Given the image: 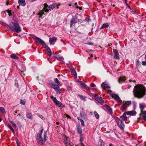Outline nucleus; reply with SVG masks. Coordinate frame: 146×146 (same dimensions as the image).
Returning <instances> with one entry per match:
<instances>
[{
	"mask_svg": "<svg viewBox=\"0 0 146 146\" xmlns=\"http://www.w3.org/2000/svg\"><path fill=\"white\" fill-rule=\"evenodd\" d=\"M15 86H16V87L17 88H18V83H15Z\"/></svg>",
	"mask_w": 146,
	"mask_h": 146,
	"instance_id": "obj_54",
	"label": "nucleus"
},
{
	"mask_svg": "<svg viewBox=\"0 0 146 146\" xmlns=\"http://www.w3.org/2000/svg\"><path fill=\"white\" fill-rule=\"evenodd\" d=\"M21 76H22V74H23V75H24V72L23 71H21Z\"/></svg>",
	"mask_w": 146,
	"mask_h": 146,
	"instance_id": "obj_55",
	"label": "nucleus"
},
{
	"mask_svg": "<svg viewBox=\"0 0 146 146\" xmlns=\"http://www.w3.org/2000/svg\"><path fill=\"white\" fill-rule=\"evenodd\" d=\"M81 145L82 146H85V145L82 143H81Z\"/></svg>",
	"mask_w": 146,
	"mask_h": 146,
	"instance_id": "obj_56",
	"label": "nucleus"
},
{
	"mask_svg": "<svg viewBox=\"0 0 146 146\" xmlns=\"http://www.w3.org/2000/svg\"><path fill=\"white\" fill-rule=\"evenodd\" d=\"M8 127L12 131V132L14 133V130L13 128L9 124L7 125Z\"/></svg>",
	"mask_w": 146,
	"mask_h": 146,
	"instance_id": "obj_38",
	"label": "nucleus"
},
{
	"mask_svg": "<svg viewBox=\"0 0 146 146\" xmlns=\"http://www.w3.org/2000/svg\"><path fill=\"white\" fill-rule=\"evenodd\" d=\"M37 141L39 144L42 145L44 142V141H46L47 139L46 138V133H45L44 135V140L41 137V135L39 134L37 135Z\"/></svg>",
	"mask_w": 146,
	"mask_h": 146,
	"instance_id": "obj_5",
	"label": "nucleus"
},
{
	"mask_svg": "<svg viewBox=\"0 0 146 146\" xmlns=\"http://www.w3.org/2000/svg\"><path fill=\"white\" fill-rule=\"evenodd\" d=\"M111 97L117 100L118 102L122 103V101L121 100L120 98L117 95L115 94H112L111 95Z\"/></svg>",
	"mask_w": 146,
	"mask_h": 146,
	"instance_id": "obj_8",
	"label": "nucleus"
},
{
	"mask_svg": "<svg viewBox=\"0 0 146 146\" xmlns=\"http://www.w3.org/2000/svg\"><path fill=\"white\" fill-rule=\"evenodd\" d=\"M35 41L37 42H39L42 45H45V42L41 40L40 38L37 37L35 38Z\"/></svg>",
	"mask_w": 146,
	"mask_h": 146,
	"instance_id": "obj_9",
	"label": "nucleus"
},
{
	"mask_svg": "<svg viewBox=\"0 0 146 146\" xmlns=\"http://www.w3.org/2000/svg\"><path fill=\"white\" fill-rule=\"evenodd\" d=\"M55 91H56L57 93H59L60 94V89L59 88V87H58V88H57L56 89H54Z\"/></svg>",
	"mask_w": 146,
	"mask_h": 146,
	"instance_id": "obj_32",
	"label": "nucleus"
},
{
	"mask_svg": "<svg viewBox=\"0 0 146 146\" xmlns=\"http://www.w3.org/2000/svg\"><path fill=\"white\" fill-rule=\"evenodd\" d=\"M80 141L81 142V143H82V140L81 138H80Z\"/></svg>",
	"mask_w": 146,
	"mask_h": 146,
	"instance_id": "obj_60",
	"label": "nucleus"
},
{
	"mask_svg": "<svg viewBox=\"0 0 146 146\" xmlns=\"http://www.w3.org/2000/svg\"><path fill=\"white\" fill-rule=\"evenodd\" d=\"M57 5V6H59L60 5V4H58V5Z\"/></svg>",
	"mask_w": 146,
	"mask_h": 146,
	"instance_id": "obj_64",
	"label": "nucleus"
},
{
	"mask_svg": "<svg viewBox=\"0 0 146 146\" xmlns=\"http://www.w3.org/2000/svg\"><path fill=\"white\" fill-rule=\"evenodd\" d=\"M54 82L55 83L57 84L60 86H61V85L59 82V80L57 78H56L55 80H54Z\"/></svg>",
	"mask_w": 146,
	"mask_h": 146,
	"instance_id": "obj_37",
	"label": "nucleus"
},
{
	"mask_svg": "<svg viewBox=\"0 0 146 146\" xmlns=\"http://www.w3.org/2000/svg\"><path fill=\"white\" fill-rule=\"evenodd\" d=\"M58 86L59 85L58 84H50L51 87L54 90L59 87Z\"/></svg>",
	"mask_w": 146,
	"mask_h": 146,
	"instance_id": "obj_17",
	"label": "nucleus"
},
{
	"mask_svg": "<svg viewBox=\"0 0 146 146\" xmlns=\"http://www.w3.org/2000/svg\"><path fill=\"white\" fill-rule=\"evenodd\" d=\"M77 3H76L74 5H75V7H77L76 5H77Z\"/></svg>",
	"mask_w": 146,
	"mask_h": 146,
	"instance_id": "obj_59",
	"label": "nucleus"
},
{
	"mask_svg": "<svg viewBox=\"0 0 146 146\" xmlns=\"http://www.w3.org/2000/svg\"><path fill=\"white\" fill-rule=\"evenodd\" d=\"M17 124L18 125V126H19V127H21L22 126H21L20 123H19V121H17Z\"/></svg>",
	"mask_w": 146,
	"mask_h": 146,
	"instance_id": "obj_46",
	"label": "nucleus"
},
{
	"mask_svg": "<svg viewBox=\"0 0 146 146\" xmlns=\"http://www.w3.org/2000/svg\"><path fill=\"white\" fill-rule=\"evenodd\" d=\"M46 51L47 52L49 56H50L52 55L51 51L50 48H48L46 50Z\"/></svg>",
	"mask_w": 146,
	"mask_h": 146,
	"instance_id": "obj_27",
	"label": "nucleus"
},
{
	"mask_svg": "<svg viewBox=\"0 0 146 146\" xmlns=\"http://www.w3.org/2000/svg\"><path fill=\"white\" fill-rule=\"evenodd\" d=\"M125 3H126V5H127V7L129 8V9H131V8L130 7V6H129L128 5V4H127V0H125Z\"/></svg>",
	"mask_w": 146,
	"mask_h": 146,
	"instance_id": "obj_44",
	"label": "nucleus"
},
{
	"mask_svg": "<svg viewBox=\"0 0 146 146\" xmlns=\"http://www.w3.org/2000/svg\"><path fill=\"white\" fill-rule=\"evenodd\" d=\"M50 98L53 100L54 104L56 103L58 101L56 98L55 97L53 96L52 95H51Z\"/></svg>",
	"mask_w": 146,
	"mask_h": 146,
	"instance_id": "obj_20",
	"label": "nucleus"
},
{
	"mask_svg": "<svg viewBox=\"0 0 146 146\" xmlns=\"http://www.w3.org/2000/svg\"><path fill=\"white\" fill-rule=\"evenodd\" d=\"M141 63L144 66L146 65V61H143Z\"/></svg>",
	"mask_w": 146,
	"mask_h": 146,
	"instance_id": "obj_42",
	"label": "nucleus"
},
{
	"mask_svg": "<svg viewBox=\"0 0 146 146\" xmlns=\"http://www.w3.org/2000/svg\"><path fill=\"white\" fill-rule=\"evenodd\" d=\"M10 122L11 123H12L15 127H17L16 124L13 121H10Z\"/></svg>",
	"mask_w": 146,
	"mask_h": 146,
	"instance_id": "obj_41",
	"label": "nucleus"
},
{
	"mask_svg": "<svg viewBox=\"0 0 146 146\" xmlns=\"http://www.w3.org/2000/svg\"><path fill=\"white\" fill-rule=\"evenodd\" d=\"M82 129L80 127H77V132L78 133L80 134V135L82 134Z\"/></svg>",
	"mask_w": 146,
	"mask_h": 146,
	"instance_id": "obj_19",
	"label": "nucleus"
},
{
	"mask_svg": "<svg viewBox=\"0 0 146 146\" xmlns=\"http://www.w3.org/2000/svg\"><path fill=\"white\" fill-rule=\"evenodd\" d=\"M17 8L18 9H19V6H17Z\"/></svg>",
	"mask_w": 146,
	"mask_h": 146,
	"instance_id": "obj_62",
	"label": "nucleus"
},
{
	"mask_svg": "<svg viewBox=\"0 0 146 146\" xmlns=\"http://www.w3.org/2000/svg\"><path fill=\"white\" fill-rule=\"evenodd\" d=\"M57 38L55 37H53L49 38V41L50 45H54L56 42Z\"/></svg>",
	"mask_w": 146,
	"mask_h": 146,
	"instance_id": "obj_10",
	"label": "nucleus"
},
{
	"mask_svg": "<svg viewBox=\"0 0 146 146\" xmlns=\"http://www.w3.org/2000/svg\"><path fill=\"white\" fill-rule=\"evenodd\" d=\"M72 74L74 75L75 77L77 76V74L76 71L74 70H72L71 71Z\"/></svg>",
	"mask_w": 146,
	"mask_h": 146,
	"instance_id": "obj_33",
	"label": "nucleus"
},
{
	"mask_svg": "<svg viewBox=\"0 0 146 146\" xmlns=\"http://www.w3.org/2000/svg\"><path fill=\"white\" fill-rule=\"evenodd\" d=\"M55 104L59 107L63 108L64 107V105L61 102L58 101Z\"/></svg>",
	"mask_w": 146,
	"mask_h": 146,
	"instance_id": "obj_16",
	"label": "nucleus"
},
{
	"mask_svg": "<svg viewBox=\"0 0 146 146\" xmlns=\"http://www.w3.org/2000/svg\"><path fill=\"white\" fill-rule=\"evenodd\" d=\"M62 139L64 144L66 146H72L71 143H70L69 138L66 137L65 135L62 136Z\"/></svg>",
	"mask_w": 146,
	"mask_h": 146,
	"instance_id": "obj_6",
	"label": "nucleus"
},
{
	"mask_svg": "<svg viewBox=\"0 0 146 146\" xmlns=\"http://www.w3.org/2000/svg\"><path fill=\"white\" fill-rule=\"evenodd\" d=\"M144 107L145 105L143 104H139V108L141 110V111H143V110L144 109Z\"/></svg>",
	"mask_w": 146,
	"mask_h": 146,
	"instance_id": "obj_28",
	"label": "nucleus"
},
{
	"mask_svg": "<svg viewBox=\"0 0 146 146\" xmlns=\"http://www.w3.org/2000/svg\"><path fill=\"white\" fill-rule=\"evenodd\" d=\"M10 25V27L12 31H15L19 33L21 31V28L17 21L15 19H12Z\"/></svg>",
	"mask_w": 146,
	"mask_h": 146,
	"instance_id": "obj_2",
	"label": "nucleus"
},
{
	"mask_svg": "<svg viewBox=\"0 0 146 146\" xmlns=\"http://www.w3.org/2000/svg\"><path fill=\"white\" fill-rule=\"evenodd\" d=\"M109 146H112V144H110Z\"/></svg>",
	"mask_w": 146,
	"mask_h": 146,
	"instance_id": "obj_63",
	"label": "nucleus"
},
{
	"mask_svg": "<svg viewBox=\"0 0 146 146\" xmlns=\"http://www.w3.org/2000/svg\"><path fill=\"white\" fill-rule=\"evenodd\" d=\"M78 96L80 98L81 100H82L84 101H86V100L85 99V98H86V97H84L82 95H78Z\"/></svg>",
	"mask_w": 146,
	"mask_h": 146,
	"instance_id": "obj_35",
	"label": "nucleus"
},
{
	"mask_svg": "<svg viewBox=\"0 0 146 146\" xmlns=\"http://www.w3.org/2000/svg\"><path fill=\"white\" fill-rule=\"evenodd\" d=\"M0 111L3 114H5L6 113L5 109L3 107H0Z\"/></svg>",
	"mask_w": 146,
	"mask_h": 146,
	"instance_id": "obj_30",
	"label": "nucleus"
},
{
	"mask_svg": "<svg viewBox=\"0 0 146 146\" xmlns=\"http://www.w3.org/2000/svg\"><path fill=\"white\" fill-rule=\"evenodd\" d=\"M91 86L92 87H95L96 86V85L95 84H94V83H92L91 84Z\"/></svg>",
	"mask_w": 146,
	"mask_h": 146,
	"instance_id": "obj_49",
	"label": "nucleus"
},
{
	"mask_svg": "<svg viewBox=\"0 0 146 146\" xmlns=\"http://www.w3.org/2000/svg\"><path fill=\"white\" fill-rule=\"evenodd\" d=\"M86 86V84L82 82L81 86V87L84 88Z\"/></svg>",
	"mask_w": 146,
	"mask_h": 146,
	"instance_id": "obj_45",
	"label": "nucleus"
},
{
	"mask_svg": "<svg viewBox=\"0 0 146 146\" xmlns=\"http://www.w3.org/2000/svg\"><path fill=\"white\" fill-rule=\"evenodd\" d=\"M43 131V129H42L41 130L40 132H41V134H42Z\"/></svg>",
	"mask_w": 146,
	"mask_h": 146,
	"instance_id": "obj_61",
	"label": "nucleus"
},
{
	"mask_svg": "<svg viewBox=\"0 0 146 146\" xmlns=\"http://www.w3.org/2000/svg\"><path fill=\"white\" fill-rule=\"evenodd\" d=\"M125 79V77L120 76L119 78L118 82L120 84H121L122 82H124Z\"/></svg>",
	"mask_w": 146,
	"mask_h": 146,
	"instance_id": "obj_13",
	"label": "nucleus"
},
{
	"mask_svg": "<svg viewBox=\"0 0 146 146\" xmlns=\"http://www.w3.org/2000/svg\"><path fill=\"white\" fill-rule=\"evenodd\" d=\"M2 25H3V26H6V25L7 24H5V23H3Z\"/></svg>",
	"mask_w": 146,
	"mask_h": 146,
	"instance_id": "obj_57",
	"label": "nucleus"
},
{
	"mask_svg": "<svg viewBox=\"0 0 146 146\" xmlns=\"http://www.w3.org/2000/svg\"><path fill=\"white\" fill-rule=\"evenodd\" d=\"M87 44L88 45H93V43L92 42H89V43H87Z\"/></svg>",
	"mask_w": 146,
	"mask_h": 146,
	"instance_id": "obj_51",
	"label": "nucleus"
},
{
	"mask_svg": "<svg viewBox=\"0 0 146 146\" xmlns=\"http://www.w3.org/2000/svg\"><path fill=\"white\" fill-rule=\"evenodd\" d=\"M106 108L110 112V113L112 114V110L111 108L108 106H106Z\"/></svg>",
	"mask_w": 146,
	"mask_h": 146,
	"instance_id": "obj_26",
	"label": "nucleus"
},
{
	"mask_svg": "<svg viewBox=\"0 0 146 146\" xmlns=\"http://www.w3.org/2000/svg\"><path fill=\"white\" fill-rule=\"evenodd\" d=\"M136 113L135 111H129L126 112V114L127 115H135L136 114Z\"/></svg>",
	"mask_w": 146,
	"mask_h": 146,
	"instance_id": "obj_15",
	"label": "nucleus"
},
{
	"mask_svg": "<svg viewBox=\"0 0 146 146\" xmlns=\"http://www.w3.org/2000/svg\"><path fill=\"white\" fill-rule=\"evenodd\" d=\"M44 13V12H43L42 11H40L39 13V15H40V16H42V14Z\"/></svg>",
	"mask_w": 146,
	"mask_h": 146,
	"instance_id": "obj_48",
	"label": "nucleus"
},
{
	"mask_svg": "<svg viewBox=\"0 0 146 146\" xmlns=\"http://www.w3.org/2000/svg\"><path fill=\"white\" fill-rule=\"evenodd\" d=\"M5 13L6 12L7 13L9 16H12L13 15V12H12V11L11 10H7L5 11Z\"/></svg>",
	"mask_w": 146,
	"mask_h": 146,
	"instance_id": "obj_23",
	"label": "nucleus"
},
{
	"mask_svg": "<svg viewBox=\"0 0 146 146\" xmlns=\"http://www.w3.org/2000/svg\"><path fill=\"white\" fill-rule=\"evenodd\" d=\"M18 2L21 4L23 6H25L26 5L25 0H19Z\"/></svg>",
	"mask_w": 146,
	"mask_h": 146,
	"instance_id": "obj_21",
	"label": "nucleus"
},
{
	"mask_svg": "<svg viewBox=\"0 0 146 146\" xmlns=\"http://www.w3.org/2000/svg\"><path fill=\"white\" fill-rule=\"evenodd\" d=\"M114 119L116 121L117 125L121 129H123L125 126L124 122L121 119H119L116 116L114 117Z\"/></svg>",
	"mask_w": 146,
	"mask_h": 146,
	"instance_id": "obj_3",
	"label": "nucleus"
},
{
	"mask_svg": "<svg viewBox=\"0 0 146 146\" xmlns=\"http://www.w3.org/2000/svg\"><path fill=\"white\" fill-rule=\"evenodd\" d=\"M44 78V77H42V76H41L40 77H39L38 78V79H39V80H40V81H42L43 80V79H42L43 78Z\"/></svg>",
	"mask_w": 146,
	"mask_h": 146,
	"instance_id": "obj_43",
	"label": "nucleus"
},
{
	"mask_svg": "<svg viewBox=\"0 0 146 146\" xmlns=\"http://www.w3.org/2000/svg\"><path fill=\"white\" fill-rule=\"evenodd\" d=\"M39 117H40V118H42H42L43 117V116L42 115H40V116H39Z\"/></svg>",
	"mask_w": 146,
	"mask_h": 146,
	"instance_id": "obj_58",
	"label": "nucleus"
},
{
	"mask_svg": "<svg viewBox=\"0 0 146 146\" xmlns=\"http://www.w3.org/2000/svg\"><path fill=\"white\" fill-rule=\"evenodd\" d=\"M27 117L30 119H32L33 118V117L31 113H28L27 114Z\"/></svg>",
	"mask_w": 146,
	"mask_h": 146,
	"instance_id": "obj_29",
	"label": "nucleus"
},
{
	"mask_svg": "<svg viewBox=\"0 0 146 146\" xmlns=\"http://www.w3.org/2000/svg\"><path fill=\"white\" fill-rule=\"evenodd\" d=\"M20 103L24 105L25 104V102L22 100H21L20 101Z\"/></svg>",
	"mask_w": 146,
	"mask_h": 146,
	"instance_id": "obj_47",
	"label": "nucleus"
},
{
	"mask_svg": "<svg viewBox=\"0 0 146 146\" xmlns=\"http://www.w3.org/2000/svg\"><path fill=\"white\" fill-rule=\"evenodd\" d=\"M84 88L88 91H90V88L88 86H86V85Z\"/></svg>",
	"mask_w": 146,
	"mask_h": 146,
	"instance_id": "obj_39",
	"label": "nucleus"
},
{
	"mask_svg": "<svg viewBox=\"0 0 146 146\" xmlns=\"http://www.w3.org/2000/svg\"><path fill=\"white\" fill-rule=\"evenodd\" d=\"M66 116L67 117V118H70V116L69 115H68L67 114H66Z\"/></svg>",
	"mask_w": 146,
	"mask_h": 146,
	"instance_id": "obj_53",
	"label": "nucleus"
},
{
	"mask_svg": "<svg viewBox=\"0 0 146 146\" xmlns=\"http://www.w3.org/2000/svg\"><path fill=\"white\" fill-rule=\"evenodd\" d=\"M76 7L77 9H78L79 8V9L80 10H82V8L81 7H79L78 6H77Z\"/></svg>",
	"mask_w": 146,
	"mask_h": 146,
	"instance_id": "obj_52",
	"label": "nucleus"
},
{
	"mask_svg": "<svg viewBox=\"0 0 146 146\" xmlns=\"http://www.w3.org/2000/svg\"><path fill=\"white\" fill-rule=\"evenodd\" d=\"M102 87L104 89L110 88V87L105 82L103 83L101 85Z\"/></svg>",
	"mask_w": 146,
	"mask_h": 146,
	"instance_id": "obj_12",
	"label": "nucleus"
},
{
	"mask_svg": "<svg viewBox=\"0 0 146 146\" xmlns=\"http://www.w3.org/2000/svg\"><path fill=\"white\" fill-rule=\"evenodd\" d=\"M131 103V102L130 101H123V105H130Z\"/></svg>",
	"mask_w": 146,
	"mask_h": 146,
	"instance_id": "obj_24",
	"label": "nucleus"
},
{
	"mask_svg": "<svg viewBox=\"0 0 146 146\" xmlns=\"http://www.w3.org/2000/svg\"><path fill=\"white\" fill-rule=\"evenodd\" d=\"M94 114L96 117L97 119H98L99 118V115L98 113L96 111H95L94 112Z\"/></svg>",
	"mask_w": 146,
	"mask_h": 146,
	"instance_id": "obj_36",
	"label": "nucleus"
},
{
	"mask_svg": "<svg viewBox=\"0 0 146 146\" xmlns=\"http://www.w3.org/2000/svg\"><path fill=\"white\" fill-rule=\"evenodd\" d=\"M11 57L13 58L17 59L18 58V57L15 54H11Z\"/></svg>",
	"mask_w": 146,
	"mask_h": 146,
	"instance_id": "obj_34",
	"label": "nucleus"
},
{
	"mask_svg": "<svg viewBox=\"0 0 146 146\" xmlns=\"http://www.w3.org/2000/svg\"><path fill=\"white\" fill-rule=\"evenodd\" d=\"M109 26L108 23H105L100 28V29H102L108 27Z\"/></svg>",
	"mask_w": 146,
	"mask_h": 146,
	"instance_id": "obj_25",
	"label": "nucleus"
},
{
	"mask_svg": "<svg viewBox=\"0 0 146 146\" xmlns=\"http://www.w3.org/2000/svg\"><path fill=\"white\" fill-rule=\"evenodd\" d=\"M44 6V7L43 8V10L45 12H47L49 10L54 8L57 5L56 3H53L50 6H48L47 3H45Z\"/></svg>",
	"mask_w": 146,
	"mask_h": 146,
	"instance_id": "obj_4",
	"label": "nucleus"
},
{
	"mask_svg": "<svg viewBox=\"0 0 146 146\" xmlns=\"http://www.w3.org/2000/svg\"><path fill=\"white\" fill-rule=\"evenodd\" d=\"M114 58L116 59H119V54L117 52H115L114 53Z\"/></svg>",
	"mask_w": 146,
	"mask_h": 146,
	"instance_id": "obj_22",
	"label": "nucleus"
},
{
	"mask_svg": "<svg viewBox=\"0 0 146 146\" xmlns=\"http://www.w3.org/2000/svg\"><path fill=\"white\" fill-rule=\"evenodd\" d=\"M142 117V119L146 121V111H141V114H140Z\"/></svg>",
	"mask_w": 146,
	"mask_h": 146,
	"instance_id": "obj_11",
	"label": "nucleus"
},
{
	"mask_svg": "<svg viewBox=\"0 0 146 146\" xmlns=\"http://www.w3.org/2000/svg\"><path fill=\"white\" fill-rule=\"evenodd\" d=\"M77 119L81 122V125L84 126V121L82 119H80V117H78Z\"/></svg>",
	"mask_w": 146,
	"mask_h": 146,
	"instance_id": "obj_31",
	"label": "nucleus"
},
{
	"mask_svg": "<svg viewBox=\"0 0 146 146\" xmlns=\"http://www.w3.org/2000/svg\"><path fill=\"white\" fill-rule=\"evenodd\" d=\"M76 19H72L71 20L70 23V27H72L73 24H75L77 23V21L76 20Z\"/></svg>",
	"mask_w": 146,
	"mask_h": 146,
	"instance_id": "obj_18",
	"label": "nucleus"
},
{
	"mask_svg": "<svg viewBox=\"0 0 146 146\" xmlns=\"http://www.w3.org/2000/svg\"><path fill=\"white\" fill-rule=\"evenodd\" d=\"M119 119H121V120H123L124 121H126L127 119V117L126 116V114L125 113H124L120 117Z\"/></svg>",
	"mask_w": 146,
	"mask_h": 146,
	"instance_id": "obj_14",
	"label": "nucleus"
},
{
	"mask_svg": "<svg viewBox=\"0 0 146 146\" xmlns=\"http://www.w3.org/2000/svg\"><path fill=\"white\" fill-rule=\"evenodd\" d=\"M100 144L99 145V146H104V143L103 141L102 140H100Z\"/></svg>",
	"mask_w": 146,
	"mask_h": 146,
	"instance_id": "obj_40",
	"label": "nucleus"
},
{
	"mask_svg": "<svg viewBox=\"0 0 146 146\" xmlns=\"http://www.w3.org/2000/svg\"><path fill=\"white\" fill-rule=\"evenodd\" d=\"M133 92L135 96L141 98L146 95L145 87L142 85H137L134 87Z\"/></svg>",
	"mask_w": 146,
	"mask_h": 146,
	"instance_id": "obj_1",
	"label": "nucleus"
},
{
	"mask_svg": "<svg viewBox=\"0 0 146 146\" xmlns=\"http://www.w3.org/2000/svg\"><path fill=\"white\" fill-rule=\"evenodd\" d=\"M94 98L98 102L102 104L103 103L104 101L101 97H99L95 95L94 96Z\"/></svg>",
	"mask_w": 146,
	"mask_h": 146,
	"instance_id": "obj_7",
	"label": "nucleus"
},
{
	"mask_svg": "<svg viewBox=\"0 0 146 146\" xmlns=\"http://www.w3.org/2000/svg\"><path fill=\"white\" fill-rule=\"evenodd\" d=\"M78 84L80 85L81 86V84H82V82L81 81H78Z\"/></svg>",
	"mask_w": 146,
	"mask_h": 146,
	"instance_id": "obj_50",
	"label": "nucleus"
}]
</instances>
